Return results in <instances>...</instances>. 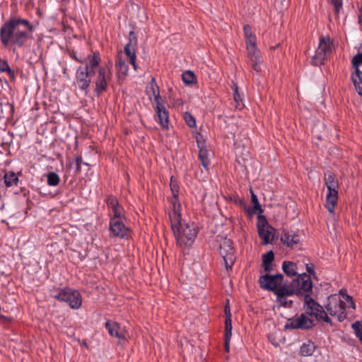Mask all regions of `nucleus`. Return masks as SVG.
Returning a JSON list of instances; mask_svg holds the SVG:
<instances>
[{"label": "nucleus", "instance_id": "nucleus-24", "mask_svg": "<svg viewBox=\"0 0 362 362\" xmlns=\"http://www.w3.org/2000/svg\"><path fill=\"white\" fill-rule=\"evenodd\" d=\"M170 190L172 192L173 197L170 200L171 204V210L175 211V207L177 205L179 206V211H181V204L178 201V194H179V186L177 182L173 176L170 177Z\"/></svg>", "mask_w": 362, "mask_h": 362}, {"label": "nucleus", "instance_id": "nucleus-4", "mask_svg": "<svg viewBox=\"0 0 362 362\" xmlns=\"http://www.w3.org/2000/svg\"><path fill=\"white\" fill-rule=\"evenodd\" d=\"M243 30L247 57L252 69L256 72H259L262 69V59L259 51L257 48L256 36L252 33L251 27L248 25L244 26Z\"/></svg>", "mask_w": 362, "mask_h": 362}, {"label": "nucleus", "instance_id": "nucleus-26", "mask_svg": "<svg viewBox=\"0 0 362 362\" xmlns=\"http://www.w3.org/2000/svg\"><path fill=\"white\" fill-rule=\"evenodd\" d=\"M4 181L6 187H10L11 186H16L18 183V174L13 171H6L4 175Z\"/></svg>", "mask_w": 362, "mask_h": 362}, {"label": "nucleus", "instance_id": "nucleus-40", "mask_svg": "<svg viewBox=\"0 0 362 362\" xmlns=\"http://www.w3.org/2000/svg\"><path fill=\"white\" fill-rule=\"evenodd\" d=\"M251 201L253 204L255 210L262 211L257 197L253 193V192H252Z\"/></svg>", "mask_w": 362, "mask_h": 362}, {"label": "nucleus", "instance_id": "nucleus-39", "mask_svg": "<svg viewBox=\"0 0 362 362\" xmlns=\"http://www.w3.org/2000/svg\"><path fill=\"white\" fill-rule=\"evenodd\" d=\"M353 66L356 69L362 64V53L356 54L352 59Z\"/></svg>", "mask_w": 362, "mask_h": 362}, {"label": "nucleus", "instance_id": "nucleus-49", "mask_svg": "<svg viewBox=\"0 0 362 362\" xmlns=\"http://www.w3.org/2000/svg\"><path fill=\"white\" fill-rule=\"evenodd\" d=\"M230 313V310L227 311V310L226 309V317L229 315Z\"/></svg>", "mask_w": 362, "mask_h": 362}, {"label": "nucleus", "instance_id": "nucleus-46", "mask_svg": "<svg viewBox=\"0 0 362 362\" xmlns=\"http://www.w3.org/2000/svg\"><path fill=\"white\" fill-rule=\"evenodd\" d=\"M306 269H307V272L309 273V274H313L314 272V269H313V265H309V264H306Z\"/></svg>", "mask_w": 362, "mask_h": 362}, {"label": "nucleus", "instance_id": "nucleus-7", "mask_svg": "<svg viewBox=\"0 0 362 362\" xmlns=\"http://www.w3.org/2000/svg\"><path fill=\"white\" fill-rule=\"evenodd\" d=\"M303 309L305 312L304 314L312 319L314 317L315 320H322L332 325V320L330 317H328L326 311L320 304L315 302L310 296H307L306 298H304Z\"/></svg>", "mask_w": 362, "mask_h": 362}, {"label": "nucleus", "instance_id": "nucleus-19", "mask_svg": "<svg viewBox=\"0 0 362 362\" xmlns=\"http://www.w3.org/2000/svg\"><path fill=\"white\" fill-rule=\"evenodd\" d=\"M146 92L149 100L152 102L153 106L163 103L160 95V89L155 78H152L151 82L146 86Z\"/></svg>", "mask_w": 362, "mask_h": 362}, {"label": "nucleus", "instance_id": "nucleus-36", "mask_svg": "<svg viewBox=\"0 0 362 362\" xmlns=\"http://www.w3.org/2000/svg\"><path fill=\"white\" fill-rule=\"evenodd\" d=\"M182 80L186 84H192L194 82L195 76L191 71H186L182 74Z\"/></svg>", "mask_w": 362, "mask_h": 362}, {"label": "nucleus", "instance_id": "nucleus-22", "mask_svg": "<svg viewBox=\"0 0 362 362\" xmlns=\"http://www.w3.org/2000/svg\"><path fill=\"white\" fill-rule=\"evenodd\" d=\"M90 74L89 71L83 69V67L78 68L76 73V81L80 89L86 90L88 88L90 83Z\"/></svg>", "mask_w": 362, "mask_h": 362}, {"label": "nucleus", "instance_id": "nucleus-23", "mask_svg": "<svg viewBox=\"0 0 362 362\" xmlns=\"http://www.w3.org/2000/svg\"><path fill=\"white\" fill-rule=\"evenodd\" d=\"M277 297V303L284 307H290L292 304V300H288L287 297L293 296V293L288 287L283 286L275 291Z\"/></svg>", "mask_w": 362, "mask_h": 362}, {"label": "nucleus", "instance_id": "nucleus-43", "mask_svg": "<svg viewBox=\"0 0 362 362\" xmlns=\"http://www.w3.org/2000/svg\"><path fill=\"white\" fill-rule=\"evenodd\" d=\"M82 162H83L82 157L78 156L76 158V171L77 172L81 171V165L82 164Z\"/></svg>", "mask_w": 362, "mask_h": 362}, {"label": "nucleus", "instance_id": "nucleus-20", "mask_svg": "<svg viewBox=\"0 0 362 362\" xmlns=\"http://www.w3.org/2000/svg\"><path fill=\"white\" fill-rule=\"evenodd\" d=\"M153 107L156 112V117L157 121L159 122L160 126L163 129H168L169 124V116L168 112L167 111L163 103H158L156 105H153Z\"/></svg>", "mask_w": 362, "mask_h": 362}, {"label": "nucleus", "instance_id": "nucleus-16", "mask_svg": "<svg viewBox=\"0 0 362 362\" xmlns=\"http://www.w3.org/2000/svg\"><path fill=\"white\" fill-rule=\"evenodd\" d=\"M75 59L77 62L85 64V67H83V69H86L90 74L94 72V71L99 67L101 62L100 55L98 52H93L88 54L83 59L75 57Z\"/></svg>", "mask_w": 362, "mask_h": 362}, {"label": "nucleus", "instance_id": "nucleus-12", "mask_svg": "<svg viewBox=\"0 0 362 362\" xmlns=\"http://www.w3.org/2000/svg\"><path fill=\"white\" fill-rule=\"evenodd\" d=\"M219 249L226 269H230L235 260L232 240L229 238H223L220 243Z\"/></svg>", "mask_w": 362, "mask_h": 362}, {"label": "nucleus", "instance_id": "nucleus-30", "mask_svg": "<svg viewBox=\"0 0 362 362\" xmlns=\"http://www.w3.org/2000/svg\"><path fill=\"white\" fill-rule=\"evenodd\" d=\"M315 349V345L313 342L309 341L303 343L300 347V354L303 356H310L313 355Z\"/></svg>", "mask_w": 362, "mask_h": 362}, {"label": "nucleus", "instance_id": "nucleus-13", "mask_svg": "<svg viewBox=\"0 0 362 362\" xmlns=\"http://www.w3.org/2000/svg\"><path fill=\"white\" fill-rule=\"evenodd\" d=\"M105 202L107 204L110 220L125 218V211L116 197L108 195Z\"/></svg>", "mask_w": 362, "mask_h": 362}, {"label": "nucleus", "instance_id": "nucleus-11", "mask_svg": "<svg viewBox=\"0 0 362 362\" xmlns=\"http://www.w3.org/2000/svg\"><path fill=\"white\" fill-rule=\"evenodd\" d=\"M315 325L314 320L305 314H301L299 316H294L288 318L284 325L285 329H308Z\"/></svg>", "mask_w": 362, "mask_h": 362}, {"label": "nucleus", "instance_id": "nucleus-28", "mask_svg": "<svg viewBox=\"0 0 362 362\" xmlns=\"http://www.w3.org/2000/svg\"><path fill=\"white\" fill-rule=\"evenodd\" d=\"M197 144L199 148V158L202 163V165L204 167V168L207 169L208 166L210 164L208 151L206 149V148L204 146H202L198 140Z\"/></svg>", "mask_w": 362, "mask_h": 362}, {"label": "nucleus", "instance_id": "nucleus-3", "mask_svg": "<svg viewBox=\"0 0 362 362\" xmlns=\"http://www.w3.org/2000/svg\"><path fill=\"white\" fill-rule=\"evenodd\" d=\"M327 313L336 317L339 322L348 317V315L355 310V303L352 298L341 290L338 294L328 297L325 304Z\"/></svg>", "mask_w": 362, "mask_h": 362}, {"label": "nucleus", "instance_id": "nucleus-42", "mask_svg": "<svg viewBox=\"0 0 362 362\" xmlns=\"http://www.w3.org/2000/svg\"><path fill=\"white\" fill-rule=\"evenodd\" d=\"M331 2L334 5L336 11L338 12L342 6L341 0H331Z\"/></svg>", "mask_w": 362, "mask_h": 362}, {"label": "nucleus", "instance_id": "nucleus-48", "mask_svg": "<svg viewBox=\"0 0 362 362\" xmlns=\"http://www.w3.org/2000/svg\"><path fill=\"white\" fill-rule=\"evenodd\" d=\"M230 313V310L227 311V310L226 309V317L229 315Z\"/></svg>", "mask_w": 362, "mask_h": 362}, {"label": "nucleus", "instance_id": "nucleus-32", "mask_svg": "<svg viewBox=\"0 0 362 362\" xmlns=\"http://www.w3.org/2000/svg\"><path fill=\"white\" fill-rule=\"evenodd\" d=\"M47 185L49 186H57L59 185L60 178L59 176L54 172L49 173L47 175Z\"/></svg>", "mask_w": 362, "mask_h": 362}, {"label": "nucleus", "instance_id": "nucleus-21", "mask_svg": "<svg viewBox=\"0 0 362 362\" xmlns=\"http://www.w3.org/2000/svg\"><path fill=\"white\" fill-rule=\"evenodd\" d=\"M105 327L110 336L117 338L119 341L126 339L127 332L117 322L107 321L105 323Z\"/></svg>", "mask_w": 362, "mask_h": 362}, {"label": "nucleus", "instance_id": "nucleus-8", "mask_svg": "<svg viewBox=\"0 0 362 362\" xmlns=\"http://www.w3.org/2000/svg\"><path fill=\"white\" fill-rule=\"evenodd\" d=\"M334 49L333 42L329 36H322L319 41L318 47L312 58V64L320 66L324 64L325 59L331 54Z\"/></svg>", "mask_w": 362, "mask_h": 362}, {"label": "nucleus", "instance_id": "nucleus-41", "mask_svg": "<svg viewBox=\"0 0 362 362\" xmlns=\"http://www.w3.org/2000/svg\"><path fill=\"white\" fill-rule=\"evenodd\" d=\"M352 80L358 93L362 96V82H357V79L352 76Z\"/></svg>", "mask_w": 362, "mask_h": 362}, {"label": "nucleus", "instance_id": "nucleus-25", "mask_svg": "<svg viewBox=\"0 0 362 362\" xmlns=\"http://www.w3.org/2000/svg\"><path fill=\"white\" fill-rule=\"evenodd\" d=\"M281 241L287 247H293L300 242V238L295 232L285 230L281 235Z\"/></svg>", "mask_w": 362, "mask_h": 362}, {"label": "nucleus", "instance_id": "nucleus-38", "mask_svg": "<svg viewBox=\"0 0 362 362\" xmlns=\"http://www.w3.org/2000/svg\"><path fill=\"white\" fill-rule=\"evenodd\" d=\"M184 119L186 124L191 128L196 126V121L194 117L189 112H185L184 115Z\"/></svg>", "mask_w": 362, "mask_h": 362}, {"label": "nucleus", "instance_id": "nucleus-47", "mask_svg": "<svg viewBox=\"0 0 362 362\" xmlns=\"http://www.w3.org/2000/svg\"><path fill=\"white\" fill-rule=\"evenodd\" d=\"M358 19L360 22H362V7L359 10Z\"/></svg>", "mask_w": 362, "mask_h": 362}, {"label": "nucleus", "instance_id": "nucleus-27", "mask_svg": "<svg viewBox=\"0 0 362 362\" xmlns=\"http://www.w3.org/2000/svg\"><path fill=\"white\" fill-rule=\"evenodd\" d=\"M274 259V252L270 250L263 255L262 256V267L267 272H269L272 270V262Z\"/></svg>", "mask_w": 362, "mask_h": 362}, {"label": "nucleus", "instance_id": "nucleus-2", "mask_svg": "<svg viewBox=\"0 0 362 362\" xmlns=\"http://www.w3.org/2000/svg\"><path fill=\"white\" fill-rule=\"evenodd\" d=\"M175 208V211L169 212L171 228L177 245L182 249H185L192 246L194 242L198 228L194 223H182L179 206L177 205Z\"/></svg>", "mask_w": 362, "mask_h": 362}, {"label": "nucleus", "instance_id": "nucleus-34", "mask_svg": "<svg viewBox=\"0 0 362 362\" xmlns=\"http://www.w3.org/2000/svg\"><path fill=\"white\" fill-rule=\"evenodd\" d=\"M232 336V320H231V315L229 314L228 316L226 317L225 320V337H228V338H231Z\"/></svg>", "mask_w": 362, "mask_h": 362}, {"label": "nucleus", "instance_id": "nucleus-33", "mask_svg": "<svg viewBox=\"0 0 362 362\" xmlns=\"http://www.w3.org/2000/svg\"><path fill=\"white\" fill-rule=\"evenodd\" d=\"M6 72L11 77H14V72L11 70L6 61L0 59V74Z\"/></svg>", "mask_w": 362, "mask_h": 362}, {"label": "nucleus", "instance_id": "nucleus-35", "mask_svg": "<svg viewBox=\"0 0 362 362\" xmlns=\"http://www.w3.org/2000/svg\"><path fill=\"white\" fill-rule=\"evenodd\" d=\"M354 332L359 339L360 342L362 344V322H356L351 325Z\"/></svg>", "mask_w": 362, "mask_h": 362}, {"label": "nucleus", "instance_id": "nucleus-44", "mask_svg": "<svg viewBox=\"0 0 362 362\" xmlns=\"http://www.w3.org/2000/svg\"><path fill=\"white\" fill-rule=\"evenodd\" d=\"M354 76L357 79V82H362V71H359L358 69H356V76Z\"/></svg>", "mask_w": 362, "mask_h": 362}, {"label": "nucleus", "instance_id": "nucleus-5", "mask_svg": "<svg viewBox=\"0 0 362 362\" xmlns=\"http://www.w3.org/2000/svg\"><path fill=\"white\" fill-rule=\"evenodd\" d=\"M325 182L327 188L325 206L330 214H334L338 200V180L332 173L327 172L325 174Z\"/></svg>", "mask_w": 362, "mask_h": 362}, {"label": "nucleus", "instance_id": "nucleus-31", "mask_svg": "<svg viewBox=\"0 0 362 362\" xmlns=\"http://www.w3.org/2000/svg\"><path fill=\"white\" fill-rule=\"evenodd\" d=\"M119 78L125 77L128 74V66L121 59H118L116 64Z\"/></svg>", "mask_w": 362, "mask_h": 362}, {"label": "nucleus", "instance_id": "nucleus-17", "mask_svg": "<svg viewBox=\"0 0 362 362\" xmlns=\"http://www.w3.org/2000/svg\"><path fill=\"white\" fill-rule=\"evenodd\" d=\"M125 218L110 220V231L112 237L124 238L129 234V229L125 225Z\"/></svg>", "mask_w": 362, "mask_h": 362}, {"label": "nucleus", "instance_id": "nucleus-18", "mask_svg": "<svg viewBox=\"0 0 362 362\" xmlns=\"http://www.w3.org/2000/svg\"><path fill=\"white\" fill-rule=\"evenodd\" d=\"M258 233L262 240V243L266 245L272 242L274 238V228L268 225L265 219H263L257 224Z\"/></svg>", "mask_w": 362, "mask_h": 362}, {"label": "nucleus", "instance_id": "nucleus-1", "mask_svg": "<svg viewBox=\"0 0 362 362\" xmlns=\"http://www.w3.org/2000/svg\"><path fill=\"white\" fill-rule=\"evenodd\" d=\"M35 26L27 19L18 17L10 18L0 28V41L4 47L16 45L23 47L32 38Z\"/></svg>", "mask_w": 362, "mask_h": 362}, {"label": "nucleus", "instance_id": "nucleus-15", "mask_svg": "<svg viewBox=\"0 0 362 362\" xmlns=\"http://www.w3.org/2000/svg\"><path fill=\"white\" fill-rule=\"evenodd\" d=\"M137 45V38L135 33L131 31L129 34V42L124 47V54L129 59V63L132 65L135 71L137 70V64L136 63V47Z\"/></svg>", "mask_w": 362, "mask_h": 362}, {"label": "nucleus", "instance_id": "nucleus-37", "mask_svg": "<svg viewBox=\"0 0 362 362\" xmlns=\"http://www.w3.org/2000/svg\"><path fill=\"white\" fill-rule=\"evenodd\" d=\"M233 98L234 100L237 103V107H239L242 105V95L240 94L238 90V86L236 84H233Z\"/></svg>", "mask_w": 362, "mask_h": 362}, {"label": "nucleus", "instance_id": "nucleus-9", "mask_svg": "<svg viewBox=\"0 0 362 362\" xmlns=\"http://www.w3.org/2000/svg\"><path fill=\"white\" fill-rule=\"evenodd\" d=\"M112 64L111 62H108L99 67L97 78L95 81V92L97 95H100L107 89L112 76Z\"/></svg>", "mask_w": 362, "mask_h": 362}, {"label": "nucleus", "instance_id": "nucleus-29", "mask_svg": "<svg viewBox=\"0 0 362 362\" xmlns=\"http://www.w3.org/2000/svg\"><path fill=\"white\" fill-rule=\"evenodd\" d=\"M282 269L284 273L289 276H294L297 274L296 264L290 261H285L283 262Z\"/></svg>", "mask_w": 362, "mask_h": 362}, {"label": "nucleus", "instance_id": "nucleus-6", "mask_svg": "<svg viewBox=\"0 0 362 362\" xmlns=\"http://www.w3.org/2000/svg\"><path fill=\"white\" fill-rule=\"evenodd\" d=\"M288 288L292 291L293 294L298 296H310L312 293L313 283L309 275L302 274L297 279H293Z\"/></svg>", "mask_w": 362, "mask_h": 362}, {"label": "nucleus", "instance_id": "nucleus-14", "mask_svg": "<svg viewBox=\"0 0 362 362\" xmlns=\"http://www.w3.org/2000/svg\"><path fill=\"white\" fill-rule=\"evenodd\" d=\"M284 276L282 274L269 275L264 274L259 277V284L264 290L275 291L280 288L283 281Z\"/></svg>", "mask_w": 362, "mask_h": 362}, {"label": "nucleus", "instance_id": "nucleus-10", "mask_svg": "<svg viewBox=\"0 0 362 362\" xmlns=\"http://www.w3.org/2000/svg\"><path fill=\"white\" fill-rule=\"evenodd\" d=\"M52 296L58 300L67 303L72 309H78L82 305V297L80 293L70 288L59 289Z\"/></svg>", "mask_w": 362, "mask_h": 362}, {"label": "nucleus", "instance_id": "nucleus-45", "mask_svg": "<svg viewBox=\"0 0 362 362\" xmlns=\"http://www.w3.org/2000/svg\"><path fill=\"white\" fill-rule=\"evenodd\" d=\"M231 338H228V337H225V350L226 352H229L230 350V341Z\"/></svg>", "mask_w": 362, "mask_h": 362}]
</instances>
